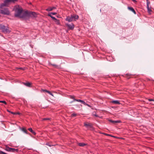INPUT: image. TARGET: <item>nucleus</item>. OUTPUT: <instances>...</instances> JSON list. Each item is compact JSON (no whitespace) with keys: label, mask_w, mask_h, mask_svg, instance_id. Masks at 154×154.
Segmentation results:
<instances>
[{"label":"nucleus","mask_w":154,"mask_h":154,"mask_svg":"<svg viewBox=\"0 0 154 154\" xmlns=\"http://www.w3.org/2000/svg\"><path fill=\"white\" fill-rule=\"evenodd\" d=\"M51 18H52L53 20H54V21L55 20H56V19H57L56 18L54 17H53V16H52L51 17Z\"/></svg>","instance_id":"obj_31"},{"label":"nucleus","mask_w":154,"mask_h":154,"mask_svg":"<svg viewBox=\"0 0 154 154\" xmlns=\"http://www.w3.org/2000/svg\"><path fill=\"white\" fill-rule=\"evenodd\" d=\"M23 84L26 86L30 87L31 86V84L29 82L23 83Z\"/></svg>","instance_id":"obj_16"},{"label":"nucleus","mask_w":154,"mask_h":154,"mask_svg":"<svg viewBox=\"0 0 154 154\" xmlns=\"http://www.w3.org/2000/svg\"><path fill=\"white\" fill-rule=\"evenodd\" d=\"M112 103L116 104H120V103L118 100H113L111 101Z\"/></svg>","instance_id":"obj_12"},{"label":"nucleus","mask_w":154,"mask_h":154,"mask_svg":"<svg viewBox=\"0 0 154 154\" xmlns=\"http://www.w3.org/2000/svg\"><path fill=\"white\" fill-rule=\"evenodd\" d=\"M128 9L132 11L133 12L134 14H136V12L133 8L131 7H128Z\"/></svg>","instance_id":"obj_13"},{"label":"nucleus","mask_w":154,"mask_h":154,"mask_svg":"<svg viewBox=\"0 0 154 154\" xmlns=\"http://www.w3.org/2000/svg\"><path fill=\"white\" fill-rule=\"evenodd\" d=\"M74 101H76L77 102H80L81 103H82L83 104H85V103L84 101L81 100H78V99H74Z\"/></svg>","instance_id":"obj_11"},{"label":"nucleus","mask_w":154,"mask_h":154,"mask_svg":"<svg viewBox=\"0 0 154 154\" xmlns=\"http://www.w3.org/2000/svg\"><path fill=\"white\" fill-rule=\"evenodd\" d=\"M42 91H44V92H46V91H48V90H42Z\"/></svg>","instance_id":"obj_34"},{"label":"nucleus","mask_w":154,"mask_h":154,"mask_svg":"<svg viewBox=\"0 0 154 154\" xmlns=\"http://www.w3.org/2000/svg\"><path fill=\"white\" fill-rule=\"evenodd\" d=\"M17 0H5L3 4L0 5V8H2L4 6H8L11 2H14Z\"/></svg>","instance_id":"obj_3"},{"label":"nucleus","mask_w":154,"mask_h":154,"mask_svg":"<svg viewBox=\"0 0 154 154\" xmlns=\"http://www.w3.org/2000/svg\"><path fill=\"white\" fill-rule=\"evenodd\" d=\"M78 145L81 146H83L85 145V144L83 143H79Z\"/></svg>","instance_id":"obj_20"},{"label":"nucleus","mask_w":154,"mask_h":154,"mask_svg":"<svg viewBox=\"0 0 154 154\" xmlns=\"http://www.w3.org/2000/svg\"><path fill=\"white\" fill-rule=\"evenodd\" d=\"M21 130L24 133L27 134H28V133L27 130L24 128H22L21 129Z\"/></svg>","instance_id":"obj_14"},{"label":"nucleus","mask_w":154,"mask_h":154,"mask_svg":"<svg viewBox=\"0 0 154 154\" xmlns=\"http://www.w3.org/2000/svg\"><path fill=\"white\" fill-rule=\"evenodd\" d=\"M148 100L149 101H153V102L151 103L150 104L152 105H154V100L152 99H149Z\"/></svg>","instance_id":"obj_21"},{"label":"nucleus","mask_w":154,"mask_h":154,"mask_svg":"<svg viewBox=\"0 0 154 154\" xmlns=\"http://www.w3.org/2000/svg\"><path fill=\"white\" fill-rule=\"evenodd\" d=\"M66 26L68 27V28L70 29H73L74 28V25L73 23L71 24H68L67 23L66 24Z\"/></svg>","instance_id":"obj_7"},{"label":"nucleus","mask_w":154,"mask_h":154,"mask_svg":"<svg viewBox=\"0 0 154 154\" xmlns=\"http://www.w3.org/2000/svg\"><path fill=\"white\" fill-rule=\"evenodd\" d=\"M77 114L75 113H73L72 114L71 116L72 117H75L77 116Z\"/></svg>","instance_id":"obj_22"},{"label":"nucleus","mask_w":154,"mask_h":154,"mask_svg":"<svg viewBox=\"0 0 154 154\" xmlns=\"http://www.w3.org/2000/svg\"><path fill=\"white\" fill-rule=\"evenodd\" d=\"M28 130L30 132H31L34 135H35L36 134L35 132L32 129V128H30L28 129Z\"/></svg>","instance_id":"obj_15"},{"label":"nucleus","mask_w":154,"mask_h":154,"mask_svg":"<svg viewBox=\"0 0 154 154\" xmlns=\"http://www.w3.org/2000/svg\"><path fill=\"white\" fill-rule=\"evenodd\" d=\"M8 112H10L12 114H19V113H14L12 112H11L9 111H8Z\"/></svg>","instance_id":"obj_30"},{"label":"nucleus","mask_w":154,"mask_h":154,"mask_svg":"<svg viewBox=\"0 0 154 154\" xmlns=\"http://www.w3.org/2000/svg\"><path fill=\"white\" fill-rule=\"evenodd\" d=\"M47 119H44V120H47Z\"/></svg>","instance_id":"obj_36"},{"label":"nucleus","mask_w":154,"mask_h":154,"mask_svg":"<svg viewBox=\"0 0 154 154\" xmlns=\"http://www.w3.org/2000/svg\"><path fill=\"white\" fill-rule=\"evenodd\" d=\"M15 16L16 17L23 18L26 17L28 14L27 11L23 12L22 8H17L15 10Z\"/></svg>","instance_id":"obj_1"},{"label":"nucleus","mask_w":154,"mask_h":154,"mask_svg":"<svg viewBox=\"0 0 154 154\" xmlns=\"http://www.w3.org/2000/svg\"><path fill=\"white\" fill-rule=\"evenodd\" d=\"M147 6H149V5L150 4V2L148 1V0H146Z\"/></svg>","instance_id":"obj_25"},{"label":"nucleus","mask_w":154,"mask_h":154,"mask_svg":"<svg viewBox=\"0 0 154 154\" xmlns=\"http://www.w3.org/2000/svg\"><path fill=\"white\" fill-rule=\"evenodd\" d=\"M1 14L4 15H9L10 13L7 8H5L0 10Z\"/></svg>","instance_id":"obj_5"},{"label":"nucleus","mask_w":154,"mask_h":154,"mask_svg":"<svg viewBox=\"0 0 154 154\" xmlns=\"http://www.w3.org/2000/svg\"><path fill=\"white\" fill-rule=\"evenodd\" d=\"M51 14H52L53 15H55L57 14V13L56 12H51Z\"/></svg>","instance_id":"obj_32"},{"label":"nucleus","mask_w":154,"mask_h":154,"mask_svg":"<svg viewBox=\"0 0 154 154\" xmlns=\"http://www.w3.org/2000/svg\"><path fill=\"white\" fill-rule=\"evenodd\" d=\"M0 103H2L5 104H6V103L5 101L0 100Z\"/></svg>","instance_id":"obj_26"},{"label":"nucleus","mask_w":154,"mask_h":154,"mask_svg":"<svg viewBox=\"0 0 154 154\" xmlns=\"http://www.w3.org/2000/svg\"><path fill=\"white\" fill-rule=\"evenodd\" d=\"M11 152H14L15 151L17 152L18 151V149H15L13 148H11Z\"/></svg>","instance_id":"obj_19"},{"label":"nucleus","mask_w":154,"mask_h":154,"mask_svg":"<svg viewBox=\"0 0 154 154\" xmlns=\"http://www.w3.org/2000/svg\"><path fill=\"white\" fill-rule=\"evenodd\" d=\"M46 145H48V146H51L50 145H49V144L48 143H46Z\"/></svg>","instance_id":"obj_35"},{"label":"nucleus","mask_w":154,"mask_h":154,"mask_svg":"<svg viewBox=\"0 0 154 154\" xmlns=\"http://www.w3.org/2000/svg\"><path fill=\"white\" fill-rule=\"evenodd\" d=\"M29 15L31 16H32L33 17H35L36 16V13L35 12H31L29 13Z\"/></svg>","instance_id":"obj_9"},{"label":"nucleus","mask_w":154,"mask_h":154,"mask_svg":"<svg viewBox=\"0 0 154 154\" xmlns=\"http://www.w3.org/2000/svg\"><path fill=\"white\" fill-rule=\"evenodd\" d=\"M11 148H10L8 146H6L5 147V149L8 152H11Z\"/></svg>","instance_id":"obj_10"},{"label":"nucleus","mask_w":154,"mask_h":154,"mask_svg":"<svg viewBox=\"0 0 154 154\" xmlns=\"http://www.w3.org/2000/svg\"><path fill=\"white\" fill-rule=\"evenodd\" d=\"M84 124L85 126L87 128H88V129H90L91 130H93V128L92 125L91 124L89 123H85Z\"/></svg>","instance_id":"obj_6"},{"label":"nucleus","mask_w":154,"mask_h":154,"mask_svg":"<svg viewBox=\"0 0 154 154\" xmlns=\"http://www.w3.org/2000/svg\"><path fill=\"white\" fill-rule=\"evenodd\" d=\"M56 9V8L54 7H49L47 9H46V10L47 11H51Z\"/></svg>","instance_id":"obj_8"},{"label":"nucleus","mask_w":154,"mask_h":154,"mask_svg":"<svg viewBox=\"0 0 154 154\" xmlns=\"http://www.w3.org/2000/svg\"><path fill=\"white\" fill-rule=\"evenodd\" d=\"M70 98H72V99H73V101H74V99H75V98H74V96H70Z\"/></svg>","instance_id":"obj_28"},{"label":"nucleus","mask_w":154,"mask_h":154,"mask_svg":"<svg viewBox=\"0 0 154 154\" xmlns=\"http://www.w3.org/2000/svg\"><path fill=\"white\" fill-rule=\"evenodd\" d=\"M79 18V16L77 15L73 14L70 16H68L66 19V20L69 22H70L73 21H75L77 20Z\"/></svg>","instance_id":"obj_2"},{"label":"nucleus","mask_w":154,"mask_h":154,"mask_svg":"<svg viewBox=\"0 0 154 154\" xmlns=\"http://www.w3.org/2000/svg\"><path fill=\"white\" fill-rule=\"evenodd\" d=\"M54 21L57 25H60V22L59 20L57 19Z\"/></svg>","instance_id":"obj_17"},{"label":"nucleus","mask_w":154,"mask_h":154,"mask_svg":"<svg viewBox=\"0 0 154 154\" xmlns=\"http://www.w3.org/2000/svg\"><path fill=\"white\" fill-rule=\"evenodd\" d=\"M109 121L111 122L112 123H119V122H120L119 121H112V120H109Z\"/></svg>","instance_id":"obj_18"},{"label":"nucleus","mask_w":154,"mask_h":154,"mask_svg":"<svg viewBox=\"0 0 154 154\" xmlns=\"http://www.w3.org/2000/svg\"><path fill=\"white\" fill-rule=\"evenodd\" d=\"M147 8L148 12H149L151 11V10L150 8L149 7V6H147Z\"/></svg>","instance_id":"obj_24"},{"label":"nucleus","mask_w":154,"mask_h":154,"mask_svg":"<svg viewBox=\"0 0 154 154\" xmlns=\"http://www.w3.org/2000/svg\"><path fill=\"white\" fill-rule=\"evenodd\" d=\"M0 29L2 30L5 33H9L11 32L8 27L2 25H0Z\"/></svg>","instance_id":"obj_4"},{"label":"nucleus","mask_w":154,"mask_h":154,"mask_svg":"<svg viewBox=\"0 0 154 154\" xmlns=\"http://www.w3.org/2000/svg\"><path fill=\"white\" fill-rule=\"evenodd\" d=\"M0 154H8L4 152H3L0 151Z\"/></svg>","instance_id":"obj_27"},{"label":"nucleus","mask_w":154,"mask_h":154,"mask_svg":"<svg viewBox=\"0 0 154 154\" xmlns=\"http://www.w3.org/2000/svg\"><path fill=\"white\" fill-rule=\"evenodd\" d=\"M94 115L96 116H97L96 114Z\"/></svg>","instance_id":"obj_37"},{"label":"nucleus","mask_w":154,"mask_h":154,"mask_svg":"<svg viewBox=\"0 0 154 154\" xmlns=\"http://www.w3.org/2000/svg\"><path fill=\"white\" fill-rule=\"evenodd\" d=\"M84 105H86L88 106L89 107H90V106L89 105H88V104H86V103H85V104H84Z\"/></svg>","instance_id":"obj_33"},{"label":"nucleus","mask_w":154,"mask_h":154,"mask_svg":"<svg viewBox=\"0 0 154 154\" xmlns=\"http://www.w3.org/2000/svg\"><path fill=\"white\" fill-rule=\"evenodd\" d=\"M46 92L48 93L49 94H50L52 96L54 97L53 95L49 91H46Z\"/></svg>","instance_id":"obj_23"},{"label":"nucleus","mask_w":154,"mask_h":154,"mask_svg":"<svg viewBox=\"0 0 154 154\" xmlns=\"http://www.w3.org/2000/svg\"><path fill=\"white\" fill-rule=\"evenodd\" d=\"M51 14H51V13H50L48 14V16L50 17H51L52 16Z\"/></svg>","instance_id":"obj_29"}]
</instances>
